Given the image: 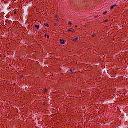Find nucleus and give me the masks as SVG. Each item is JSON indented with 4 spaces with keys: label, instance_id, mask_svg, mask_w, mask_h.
<instances>
[{
    "label": "nucleus",
    "instance_id": "4",
    "mask_svg": "<svg viewBox=\"0 0 128 128\" xmlns=\"http://www.w3.org/2000/svg\"><path fill=\"white\" fill-rule=\"evenodd\" d=\"M114 8H116V4L114 5L113 6H111L110 10H112Z\"/></svg>",
    "mask_w": 128,
    "mask_h": 128
},
{
    "label": "nucleus",
    "instance_id": "8",
    "mask_svg": "<svg viewBox=\"0 0 128 128\" xmlns=\"http://www.w3.org/2000/svg\"><path fill=\"white\" fill-rule=\"evenodd\" d=\"M44 26H47V28H48L50 26V25H48V24H45Z\"/></svg>",
    "mask_w": 128,
    "mask_h": 128
},
{
    "label": "nucleus",
    "instance_id": "5",
    "mask_svg": "<svg viewBox=\"0 0 128 128\" xmlns=\"http://www.w3.org/2000/svg\"><path fill=\"white\" fill-rule=\"evenodd\" d=\"M35 28H36V30H39L40 29V26L35 25Z\"/></svg>",
    "mask_w": 128,
    "mask_h": 128
},
{
    "label": "nucleus",
    "instance_id": "10",
    "mask_svg": "<svg viewBox=\"0 0 128 128\" xmlns=\"http://www.w3.org/2000/svg\"><path fill=\"white\" fill-rule=\"evenodd\" d=\"M68 24H69V26H72V22H68Z\"/></svg>",
    "mask_w": 128,
    "mask_h": 128
},
{
    "label": "nucleus",
    "instance_id": "7",
    "mask_svg": "<svg viewBox=\"0 0 128 128\" xmlns=\"http://www.w3.org/2000/svg\"><path fill=\"white\" fill-rule=\"evenodd\" d=\"M46 92H48V90L46 88L44 89V94H46Z\"/></svg>",
    "mask_w": 128,
    "mask_h": 128
},
{
    "label": "nucleus",
    "instance_id": "2",
    "mask_svg": "<svg viewBox=\"0 0 128 128\" xmlns=\"http://www.w3.org/2000/svg\"><path fill=\"white\" fill-rule=\"evenodd\" d=\"M68 32H74V30L72 29V28H70L68 29Z\"/></svg>",
    "mask_w": 128,
    "mask_h": 128
},
{
    "label": "nucleus",
    "instance_id": "13",
    "mask_svg": "<svg viewBox=\"0 0 128 128\" xmlns=\"http://www.w3.org/2000/svg\"><path fill=\"white\" fill-rule=\"evenodd\" d=\"M47 38H48V39L50 38V36L48 35V36H47Z\"/></svg>",
    "mask_w": 128,
    "mask_h": 128
},
{
    "label": "nucleus",
    "instance_id": "1",
    "mask_svg": "<svg viewBox=\"0 0 128 128\" xmlns=\"http://www.w3.org/2000/svg\"><path fill=\"white\" fill-rule=\"evenodd\" d=\"M80 40V37L76 36L74 37V38L72 40L73 42H78V40Z\"/></svg>",
    "mask_w": 128,
    "mask_h": 128
},
{
    "label": "nucleus",
    "instance_id": "9",
    "mask_svg": "<svg viewBox=\"0 0 128 128\" xmlns=\"http://www.w3.org/2000/svg\"><path fill=\"white\" fill-rule=\"evenodd\" d=\"M106 14H108V12L106 11L103 13V14H104V16H106Z\"/></svg>",
    "mask_w": 128,
    "mask_h": 128
},
{
    "label": "nucleus",
    "instance_id": "16",
    "mask_svg": "<svg viewBox=\"0 0 128 128\" xmlns=\"http://www.w3.org/2000/svg\"><path fill=\"white\" fill-rule=\"evenodd\" d=\"M14 14H16V12H14Z\"/></svg>",
    "mask_w": 128,
    "mask_h": 128
},
{
    "label": "nucleus",
    "instance_id": "6",
    "mask_svg": "<svg viewBox=\"0 0 128 128\" xmlns=\"http://www.w3.org/2000/svg\"><path fill=\"white\" fill-rule=\"evenodd\" d=\"M74 72V70H70V72H71V74H76V72Z\"/></svg>",
    "mask_w": 128,
    "mask_h": 128
},
{
    "label": "nucleus",
    "instance_id": "12",
    "mask_svg": "<svg viewBox=\"0 0 128 128\" xmlns=\"http://www.w3.org/2000/svg\"><path fill=\"white\" fill-rule=\"evenodd\" d=\"M56 18H57V20H58V16H56Z\"/></svg>",
    "mask_w": 128,
    "mask_h": 128
},
{
    "label": "nucleus",
    "instance_id": "15",
    "mask_svg": "<svg viewBox=\"0 0 128 128\" xmlns=\"http://www.w3.org/2000/svg\"><path fill=\"white\" fill-rule=\"evenodd\" d=\"M75 28H78V26H76Z\"/></svg>",
    "mask_w": 128,
    "mask_h": 128
},
{
    "label": "nucleus",
    "instance_id": "14",
    "mask_svg": "<svg viewBox=\"0 0 128 128\" xmlns=\"http://www.w3.org/2000/svg\"><path fill=\"white\" fill-rule=\"evenodd\" d=\"M48 35H47L46 34H45V38L48 37Z\"/></svg>",
    "mask_w": 128,
    "mask_h": 128
},
{
    "label": "nucleus",
    "instance_id": "11",
    "mask_svg": "<svg viewBox=\"0 0 128 128\" xmlns=\"http://www.w3.org/2000/svg\"><path fill=\"white\" fill-rule=\"evenodd\" d=\"M108 22V20H105L104 22Z\"/></svg>",
    "mask_w": 128,
    "mask_h": 128
},
{
    "label": "nucleus",
    "instance_id": "3",
    "mask_svg": "<svg viewBox=\"0 0 128 128\" xmlns=\"http://www.w3.org/2000/svg\"><path fill=\"white\" fill-rule=\"evenodd\" d=\"M60 44H66V41L64 40H62V39L60 40Z\"/></svg>",
    "mask_w": 128,
    "mask_h": 128
}]
</instances>
